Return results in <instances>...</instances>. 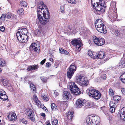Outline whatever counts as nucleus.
Masks as SVG:
<instances>
[{"instance_id":"nucleus-44","label":"nucleus","mask_w":125,"mask_h":125,"mask_svg":"<svg viewBox=\"0 0 125 125\" xmlns=\"http://www.w3.org/2000/svg\"><path fill=\"white\" fill-rule=\"evenodd\" d=\"M109 93L111 95H113L114 94V93L112 89H110L109 90Z\"/></svg>"},{"instance_id":"nucleus-48","label":"nucleus","mask_w":125,"mask_h":125,"mask_svg":"<svg viewBox=\"0 0 125 125\" xmlns=\"http://www.w3.org/2000/svg\"><path fill=\"white\" fill-rule=\"evenodd\" d=\"M115 34L116 36L119 35L120 34L118 30H115Z\"/></svg>"},{"instance_id":"nucleus-4","label":"nucleus","mask_w":125,"mask_h":125,"mask_svg":"<svg viewBox=\"0 0 125 125\" xmlns=\"http://www.w3.org/2000/svg\"><path fill=\"white\" fill-rule=\"evenodd\" d=\"M69 85L70 90L72 93L76 95H79L80 94L81 91L74 82H70Z\"/></svg>"},{"instance_id":"nucleus-35","label":"nucleus","mask_w":125,"mask_h":125,"mask_svg":"<svg viewBox=\"0 0 125 125\" xmlns=\"http://www.w3.org/2000/svg\"><path fill=\"white\" fill-rule=\"evenodd\" d=\"M58 124V121L56 119H54L52 121V125H57Z\"/></svg>"},{"instance_id":"nucleus-43","label":"nucleus","mask_w":125,"mask_h":125,"mask_svg":"<svg viewBox=\"0 0 125 125\" xmlns=\"http://www.w3.org/2000/svg\"><path fill=\"white\" fill-rule=\"evenodd\" d=\"M41 32V30L37 29L35 31L36 34L37 35H39Z\"/></svg>"},{"instance_id":"nucleus-24","label":"nucleus","mask_w":125,"mask_h":125,"mask_svg":"<svg viewBox=\"0 0 125 125\" xmlns=\"http://www.w3.org/2000/svg\"><path fill=\"white\" fill-rule=\"evenodd\" d=\"M33 100H34L35 103L38 106H39L41 105V102L38 100V98L36 95H33Z\"/></svg>"},{"instance_id":"nucleus-45","label":"nucleus","mask_w":125,"mask_h":125,"mask_svg":"<svg viewBox=\"0 0 125 125\" xmlns=\"http://www.w3.org/2000/svg\"><path fill=\"white\" fill-rule=\"evenodd\" d=\"M64 6H61L60 7V10L62 12H63L64 11Z\"/></svg>"},{"instance_id":"nucleus-57","label":"nucleus","mask_w":125,"mask_h":125,"mask_svg":"<svg viewBox=\"0 0 125 125\" xmlns=\"http://www.w3.org/2000/svg\"><path fill=\"white\" fill-rule=\"evenodd\" d=\"M103 77V79L104 80H105L106 78V75L105 74H104L103 75L102 77Z\"/></svg>"},{"instance_id":"nucleus-55","label":"nucleus","mask_w":125,"mask_h":125,"mask_svg":"<svg viewBox=\"0 0 125 125\" xmlns=\"http://www.w3.org/2000/svg\"><path fill=\"white\" fill-rule=\"evenodd\" d=\"M41 79L43 82H45L46 80V79L44 77H40Z\"/></svg>"},{"instance_id":"nucleus-63","label":"nucleus","mask_w":125,"mask_h":125,"mask_svg":"<svg viewBox=\"0 0 125 125\" xmlns=\"http://www.w3.org/2000/svg\"><path fill=\"white\" fill-rule=\"evenodd\" d=\"M47 125H51L50 123H49L47 124Z\"/></svg>"},{"instance_id":"nucleus-14","label":"nucleus","mask_w":125,"mask_h":125,"mask_svg":"<svg viewBox=\"0 0 125 125\" xmlns=\"http://www.w3.org/2000/svg\"><path fill=\"white\" fill-rule=\"evenodd\" d=\"M63 100L66 101L68 100L71 96V94L69 92L67 91L64 92L63 94Z\"/></svg>"},{"instance_id":"nucleus-42","label":"nucleus","mask_w":125,"mask_h":125,"mask_svg":"<svg viewBox=\"0 0 125 125\" xmlns=\"http://www.w3.org/2000/svg\"><path fill=\"white\" fill-rule=\"evenodd\" d=\"M6 17V14H2L1 16L0 17V19L1 20L4 21L5 19V18Z\"/></svg>"},{"instance_id":"nucleus-60","label":"nucleus","mask_w":125,"mask_h":125,"mask_svg":"<svg viewBox=\"0 0 125 125\" xmlns=\"http://www.w3.org/2000/svg\"><path fill=\"white\" fill-rule=\"evenodd\" d=\"M49 60L51 62L53 61V59L51 58L49 59Z\"/></svg>"},{"instance_id":"nucleus-3","label":"nucleus","mask_w":125,"mask_h":125,"mask_svg":"<svg viewBox=\"0 0 125 125\" xmlns=\"http://www.w3.org/2000/svg\"><path fill=\"white\" fill-rule=\"evenodd\" d=\"M75 81L77 83L82 86H87L89 83L86 78L82 75L76 77Z\"/></svg>"},{"instance_id":"nucleus-5","label":"nucleus","mask_w":125,"mask_h":125,"mask_svg":"<svg viewBox=\"0 0 125 125\" xmlns=\"http://www.w3.org/2000/svg\"><path fill=\"white\" fill-rule=\"evenodd\" d=\"M88 94L90 97H92L96 100L99 99L101 96V94L100 93L94 89H90Z\"/></svg>"},{"instance_id":"nucleus-22","label":"nucleus","mask_w":125,"mask_h":125,"mask_svg":"<svg viewBox=\"0 0 125 125\" xmlns=\"http://www.w3.org/2000/svg\"><path fill=\"white\" fill-rule=\"evenodd\" d=\"M10 115H8V117L10 120H12L14 121L16 120L17 117L15 114L13 113V114H12L10 117Z\"/></svg>"},{"instance_id":"nucleus-27","label":"nucleus","mask_w":125,"mask_h":125,"mask_svg":"<svg viewBox=\"0 0 125 125\" xmlns=\"http://www.w3.org/2000/svg\"><path fill=\"white\" fill-rule=\"evenodd\" d=\"M110 16L111 17V18L112 19H115L117 18V16L116 12V11H113L112 12V14Z\"/></svg>"},{"instance_id":"nucleus-1","label":"nucleus","mask_w":125,"mask_h":125,"mask_svg":"<svg viewBox=\"0 0 125 125\" xmlns=\"http://www.w3.org/2000/svg\"><path fill=\"white\" fill-rule=\"evenodd\" d=\"M45 5L43 2H41L38 6L37 9V16L40 23L44 25L48 22L50 18L49 12L47 11V14L44 12L43 7Z\"/></svg>"},{"instance_id":"nucleus-52","label":"nucleus","mask_w":125,"mask_h":125,"mask_svg":"<svg viewBox=\"0 0 125 125\" xmlns=\"http://www.w3.org/2000/svg\"><path fill=\"white\" fill-rule=\"evenodd\" d=\"M117 96H115L114 97L113 99L115 101H116V102H118V100L117 99Z\"/></svg>"},{"instance_id":"nucleus-46","label":"nucleus","mask_w":125,"mask_h":125,"mask_svg":"<svg viewBox=\"0 0 125 125\" xmlns=\"http://www.w3.org/2000/svg\"><path fill=\"white\" fill-rule=\"evenodd\" d=\"M110 111L112 113H113L114 112L115 110V107H110Z\"/></svg>"},{"instance_id":"nucleus-32","label":"nucleus","mask_w":125,"mask_h":125,"mask_svg":"<svg viewBox=\"0 0 125 125\" xmlns=\"http://www.w3.org/2000/svg\"><path fill=\"white\" fill-rule=\"evenodd\" d=\"M51 107L52 110L55 111L57 109V106L54 103H52L51 104Z\"/></svg>"},{"instance_id":"nucleus-54","label":"nucleus","mask_w":125,"mask_h":125,"mask_svg":"<svg viewBox=\"0 0 125 125\" xmlns=\"http://www.w3.org/2000/svg\"><path fill=\"white\" fill-rule=\"evenodd\" d=\"M46 60V59H45L41 61L40 62V64L41 65H43L45 62Z\"/></svg>"},{"instance_id":"nucleus-58","label":"nucleus","mask_w":125,"mask_h":125,"mask_svg":"<svg viewBox=\"0 0 125 125\" xmlns=\"http://www.w3.org/2000/svg\"><path fill=\"white\" fill-rule=\"evenodd\" d=\"M58 65H59L58 63L57 62H55L54 64L56 68L58 67Z\"/></svg>"},{"instance_id":"nucleus-30","label":"nucleus","mask_w":125,"mask_h":125,"mask_svg":"<svg viewBox=\"0 0 125 125\" xmlns=\"http://www.w3.org/2000/svg\"><path fill=\"white\" fill-rule=\"evenodd\" d=\"M120 78L122 82L125 83V73H123L120 76Z\"/></svg>"},{"instance_id":"nucleus-29","label":"nucleus","mask_w":125,"mask_h":125,"mask_svg":"<svg viewBox=\"0 0 125 125\" xmlns=\"http://www.w3.org/2000/svg\"><path fill=\"white\" fill-rule=\"evenodd\" d=\"M59 51L60 53L62 54H66L67 55H68L69 54V53L68 52L62 48H60Z\"/></svg>"},{"instance_id":"nucleus-28","label":"nucleus","mask_w":125,"mask_h":125,"mask_svg":"<svg viewBox=\"0 0 125 125\" xmlns=\"http://www.w3.org/2000/svg\"><path fill=\"white\" fill-rule=\"evenodd\" d=\"M68 69L75 71L76 70V68L75 64L74 63L72 64L70 66V68Z\"/></svg>"},{"instance_id":"nucleus-64","label":"nucleus","mask_w":125,"mask_h":125,"mask_svg":"<svg viewBox=\"0 0 125 125\" xmlns=\"http://www.w3.org/2000/svg\"><path fill=\"white\" fill-rule=\"evenodd\" d=\"M4 80H3V82H4Z\"/></svg>"},{"instance_id":"nucleus-16","label":"nucleus","mask_w":125,"mask_h":125,"mask_svg":"<svg viewBox=\"0 0 125 125\" xmlns=\"http://www.w3.org/2000/svg\"><path fill=\"white\" fill-rule=\"evenodd\" d=\"M121 119L123 120H125V108H123L119 112Z\"/></svg>"},{"instance_id":"nucleus-33","label":"nucleus","mask_w":125,"mask_h":125,"mask_svg":"<svg viewBox=\"0 0 125 125\" xmlns=\"http://www.w3.org/2000/svg\"><path fill=\"white\" fill-rule=\"evenodd\" d=\"M92 55H91V57H93L94 59H97L98 58V55L97 53L95 52H93Z\"/></svg>"},{"instance_id":"nucleus-50","label":"nucleus","mask_w":125,"mask_h":125,"mask_svg":"<svg viewBox=\"0 0 125 125\" xmlns=\"http://www.w3.org/2000/svg\"><path fill=\"white\" fill-rule=\"evenodd\" d=\"M51 65V64L49 62H47L46 64V67L48 68L50 67Z\"/></svg>"},{"instance_id":"nucleus-34","label":"nucleus","mask_w":125,"mask_h":125,"mask_svg":"<svg viewBox=\"0 0 125 125\" xmlns=\"http://www.w3.org/2000/svg\"><path fill=\"white\" fill-rule=\"evenodd\" d=\"M6 64V62L3 59L0 58V66H4Z\"/></svg>"},{"instance_id":"nucleus-2","label":"nucleus","mask_w":125,"mask_h":125,"mask_svg":"<svg viewBox=\"0 0 125 125\" xmlns=\"http://www.w3.org/2000/svg\"><path fill=\"white\" fill-rule=\"evenodd\" d=\"M100 118L96 116L89 115L87 117L86 123L91 125H97L99 123Z\"/></svg>"},{"instance_id":"nucleus-13","label":"nucleus","mask_w":125,"mask_h":125,"mask_svg":"<svg viewBox=\"0 0 125 125\" xmlns=\"http://www.w3.org/2000/svg\"><path fill=\"white\" fill-rule=\"evenodd\" d=\"M27 114H29L28 115V117L30 119L33 121H35V115L34 112L31 109H30L28 112Z\"/></svg>"},{"instance_id":"nucleus-6","label":"nucleus","mask_w":125,"mask_h":125,"mask_svg":"<svg viewBox=\"0 0 125 125\" xmlns=\"http://www.w3.org/2000/svg\"><path fill=\"white\" fill-rule=\"evenodd\" d=\"M92 38L94 43L98 46H102L104 44L105 41L103 38H98L95 36H93Z\"/></svg>"},{"instance_id":"nucleus-19","label":"nucleus","mask_w":125,"mask_h":125,"mask_svg":"<svg viewBox=\"0 0 125 125\" xmlns=\"http://www.w3.org/2000/svg\"><path fill=\"white\" fill-rule=\"evenodd\" d=\"M38 68L39 66L38 64L35 65H32L29 66L27 68V70L28 71H30L37 69H38Z\"/></svg>"},{"instance_id":"nucleus-59","label":"nucleus","mask_w":125,"mask_h":125,"mask_svg":"<svg viewBox=\"0 0 125 125\" xmlns=\"http://www.w3.org/2000/svg\"><path fill=\"white\" fill-rule=\"evenodd\" d=\"M41 115L43 117H44L45 116V114L44 113H42L41 114Z\"/></svg>"},{"instance_id":"nucleus-8","label":"nucleus","mask_w":125,"mask_h":125,"mask_svg":"<svg viewBox=\"0 0 125 125\" xmlns=\"http://www.w3.org/2000/svg\"><path fill=\"white\" fill-rule=\"evenodd\" d=\"M16 36L19 41L22 43H25L28 41V36L27 35L22 34L20 33L17 32Z\"/></svg>"},{"instance_id":"nucleus-62","label":"nucleus","mask_w":125,"mask_h":125,"mask_svg":"<svg viewBox=\"0 0 125 125\" xmlns=\"http://www.w3.org/2000/svg\"><path fill=\"white\" fill-rule=\"evenodd\" d=\"M2 71V69L0 68V72H1Z\"/></svg>"},{"instance_id":"nucleus-21","label":"nucleus","mask_w":125,"mask_h":125,"mask_svg":"<svg viewBox=\"0 0 125 125\" xmlns=\"http://www.w3.org/2000/svg\"><path fill=\"white\" fill-rule=\"evenodd\" d=\"M67 118L69 120H72L73 117V112H68L66 114Z\"/></svg>"},{"instance_id":"nucleus-39","label":"nucleus","mask_w":125,"mask_h":125,"mask_svg":"<svg viewBox=\"0 0 125 125\" xmlns=\"http://www.w3.org/2000/svg\"><path fill=\"white\" fill-rule=\"evenodd\" d=\"M20 122L22 123L25 125H26L27 124V121L24 119L23 118L22 119L20 120Z\"/></svg>"},{"instance_id":"nucleus-9","label":"nucleus","mask_w":125,"mask_h":125,"mask_svg":"<svg viewBox=\"0 0 125 125\" xmlns=\"http://www.w3.org/2000/svg\"><path fill=\"white\" fill-rule=\"evenodd\" d=\"M98 2L96 0H91V3L93 7L97 11L100 12V13H101V7H99V4L98 3Z\"/></svg>"},{"instance_id":"nucleus-51","label":"nucleus","mask_w":125,"mask_h":125,"mask_svg":"<svg viewBox=\"0 0 125 125\" xmlns=\"http://www.w3.org/2000/svg\"><path fill=\"white\" fill-rule=\"evenodd\" d=\"M17 18L16 16L13 14L12 13V15H11V18L13 19H15Z\"/></svg>"},{"instance_id":"nucleus-41","label":"nucleus","mask_w":125,"mask_h":125,"mask_svg":"<svg viewBox=\"0 0 125 125\" xmlns=\"http://www.w3.org/2000/svg\"><path fill=\"white\" fill-rule=\"evenodd\" d=\"M109 105L110 107H115V103L113 102H110Z\"/></svg>"},{"instance_id":"nucleus-12","label":"nucleus","mask_w":125,"mask_h":125,"mask_svg":"<svg viewBox=\"0 0 125 125\" xmlns=\"http://www.w3.org/2000/svg\"><path fill=\"white\" fill-rule=\"evenodd\" d=\"M96 29L99 32L104 34L106 33L107 32L105 26L104 25L96 28Z\"/></svg>"},{"instance_id":"nucleus-26","label":"nucleus","mask_w":125,"mask_h":125,"mask_svg":"<svg viewBox=\"0 0 125 125\" xmlns=\"http://www.w3.org/2000/svg\"><path fill=\"white\" fill-rule=\"evenodd\" d=\"M98 58L102 59L104 58L105 56L104 53L103 51H100L98 53Z\"/></svg>"},{"instance_id":"nucleus-38","label":"nucleus","mask_w":125,"mask_h":125,"mask_svg":"<svg viewBox=\"0 0 125 125\" xmlns=\"http://www.w3.org/2000/svg\"><path fill=\"white\" fill-rule=\"evenodd\" d=\"M42 97L44 101H47L48 100V99L47 96L43 94L42 95Z\"/></svg>"},{"instance_id":"nucleus-17","label":"nucleus","mask_w":125,"mask_h":125,"mask_svg":"<svg viewBox=\"0 0 125 125\" xmlns=\"http://www.w3.org/2000/svg\"><path fill=\"white\" fill-rule=\"evenodd\" d=\"M104 25L102 21L100 19H97L95 22V25L96 28Z\"/></svg>"},{"instance_id":"nucleus-36","label":"nucleus","mask_w":125,"mask_h":125,"mask_svg":"<svg viewBox=\"0 0 125 125\" xmlns=\"http://www.w3.org/2000/svg\"><path fill=\"white\" fill-rule=\"evenodd\" d=\"M24 11L23 8L19 9L18 11V13L21 15H22L24 13Z\"/></svg>"},{"instance_id":"nucleus-47","label":"nucleus","mask_w":125,"mask_h":125,"mask_svg":"<svg viewBox=\"0 0 125 125\" xmlns=\"http://www.w3.org/2000/svg\"><path fill=\"white\" fill-rule=\"evenodd\" d=\"M68 2L72 4H75V0H68Z\"/></svg>"},{"instance_id":"nucleus-61","label":"nucleus","mask_w":125,"mask_h":125,"mask_svg":"<svg viewBox=\"0 0 125 125\" xmlns=\"http://www.w3.org/2000/svg\"><path fill=\"white\" fill-rule=\"evenodd\" d=\"M54 93V94H56V96L58 95V94L56 92H55Z\"/></svg>"},{"instance_id":"nucleus-56","label":"nucleus","mask_w":125,"mask_h":125,"mask_svg":"<svg viewBox=\"0 0 125 125\" xmlns=\"http://www.w3.org/2000/svg\"><path fill=\"white\" fill-rule=\"evenodd\" d=\"M88 55H89L91 57V55H91V54H93V52H92V51H88Z\"/></svg>"},{"instance_id":"nucleus-15","label":"nucleus","mask_w":125,"mask_h":125,"mask_svg":"<svg viewBox=\"0 0 125 125\" xmlns=\"http://www.w3.org/2000/svg\"><path fill=\"white\" fill-rule=\"evenodd\" d=\"M30 48H32L34 51L36 52L37 50L40 49V46L38 44L37 45L36 43H33L31 44L30 47Z\"/></svg>"},{"instance_id":"nucleus-53","label":"nucleus","mask_w":125,"mask_h":125,"mask_svg":"<svg viewBox=\"0 0 125 125\" xmlns=\"http://www.w3.org/2000/svg\"><path fill=\"white\" fill-rule=\"evenodd\" d=\"M5 28L3 26L0 27V30L2 31H3L5 30Z\"/></svg>"},{"instance_id":"nucleus-18","label":"nucleus","mask_w":125,"mask_h":125,"mask_svg":"<svg viewBox=\"0 0 125 125\" xmlns=\"http://www.w3.org/2000/svg\"><path fill=\"white\" fill-rule=\"evenodd\" d=\"M0 93V98L3 100H6L8 99V96L6 94L5 92L3 90H1Z\"/></svg>"},{"instance_id":"nucleus-10","label":"nucleus","mask_w":125,"mask_h":125,"mask_svg":"<svg viewBox=\"0 0 125 125\" xmlns=\"http://www.w3.org/2000/svg\"><path fill=\"white\" fill-rule=\"evenodd\" d=\"M75 104L76 107L81 108L84 105V100L83 99H78L76 101Z\"/></svg>"},{"instance_id":"nucleus-31","label":"nucleus","mask_w":125,"mask_h":125,"mask_svg":"<svg viewBox=\"0 0 125 125\" xmlns=\"http://www.w3.org/2000/svg\"><path fill=\"white\" fill-rule=\"evenodd\" d=\"M30 87L31 88V90L33 93H35L36 91V88L34 85L32 83L30 84Z\"/></svg>"},{"instance_id":"nucleus-37","label":"nucleus","mask_w":125,"mask_h":125,"mask_svg":"<svg viewBox=\"0 0 125 125\" xmlns=\"http://www.w3.org/2000/svg\"><path fill=\"white\" fill-rule=\"evenodd\" d=\"M12 15V13L9 12L7 13L6 14V17L8 19H10L11 18V15Z\"/></svg>"},{"instance_id":"nucleus-20","label":"nucleus","mask_w":125,"mask_h":125,"mask_svg":"<svg viewBox=\"0 0 125 125\" xmlns=\"http://www.w3.org/2000/svg\"><path fill=\"white\" fill-rule=\"evenodd\" d=\"M68 69V71L67 73V77L71 79L75 71L69 69Z\"/></svg>"},{"instance_id":"nucleus-23","label":"nucleus","mask_w":125,"mask_h":125,"mask_svg":"<svg viewBox=\"0 0 125 125\" xmlns=\"http://www.w3.org/2000/svg\"><path fill=\"white\" fill-rule=\"evenodd\" d=\"M27 31V30L26 28H23L22 29H19L17 32L20 33V34H22L26 35Z\"/></svg>"},{"instance_id":"nucleus-7","label":"nucleus","mask_w":125,"mask_h":125,"mask_svg":"<svg viewBox=\"0 0 125 125\" xmlns=\"http://www.w3.org/2000/svg\"><path fill=\"white\" fill-rule=\"evenodd\" d=\"M73 45L76 46V47L78 51H80L81 49L82 41L80 39H75L72 41L71 42Z\"/></svg>"},{"instance_id":"nucleus-49","label":"nucleus","mask_w":125,"mask_h":125,"mask_svg":"<svg viewBox=\"0 0 125 125\" xmlns=\"http://www.w3.org/2000/svg\"><path fill=\"white\" fill-rule=\"evenodd\" d=\"M121 91L122 94L125 95V89L122 88L121 89Z\"/></svg>"},{"instance_id":"nucleus-25","label":"nucleus","mask_w":125,"mask_h":125,"mask_svg":"<svg viewBox=\"0 0 125 125\" xmlns=\"http://www.w3.org/2000/svg\"><path fill=\"white\" fill-rule=\"evenodd\" d=\"M125 66V62L124 61L121 60L117 65V66L121 68H123Z\"/></svg>"},{"instance_id":"nucleus-11","label":"nucleus","mask_w":125,"mask_h":125,"mask_svg":"<svg viewBox=\"0 0 125 125\" xmlns=\"http://www.w3.org/2000/svg\"><path fill=\"white\" fill-rule=\"evenodd\" d=\"M98 2V3L99 4V7L101 8V13L100 14H102L105 12V10L106 9V7L104 6L103 4L104 3V1H102L101 0H96Z\"/></svg>"},{"instance_id":"nucleus-40","label":"nucleus","mask_w":125,"mask_h":125,"mask_svg":"<svg viewBox=\"0 0 125 125\" xmlns=\"http://www.w3.org/2000/svg\"><path fill=\"white\" fill-rule=\"evenodd\" d=\"M21 4L22 7H26L27 5V4L25 1H22L21 3Z\"/></svg>"}]
</instances>
